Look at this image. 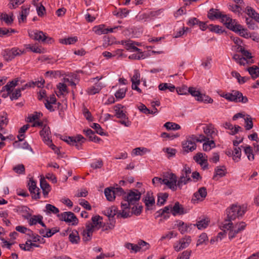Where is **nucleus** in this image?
<instances>
[{
    "label": "nucleus",
    "instance_id": "1",
    "mask_svg": "<svg viewBox=\"0 0 259 259\" xmlns=\"http://www.w3.org/2000/svg\"><path fill=\"white\" fill-rule=\"evenodd\" d=\"M176 182H177V177L173 173L167 174L165 175L163 179L158 177H154L152 179L153 184L157 183L163 184L167 186L172 191H175L177 190Z\"/></svg>",
    "mask_w": 259,
    "mask_h": 259
},
{
    "label": "nucleus",
    "instance_id": "2",
    "mask_svg": "<svg viewBox=\"0 0 259 259\" xmlns=\"http://www.w3.org/2000/svg\"><path fill=\"white\" fill-rule=\"evenodd\" d=\"M245 209L240 206L233 204L230 207L226 209L227 215L225 222H232V221L242 217L245 213Z\"/></svg>",
    "mask_w": 259,
    "mask_h": 259
},
{
    "label": "nucleus",
    "instance_id": "3",
    "mask_svg": "<svg viewBox=\"0 0 259 259\" xmlns=\"http://www.w3.org/2000/svg\"><path fill=\"white\" fill-rule=\"evenodd\" d=\"M226 100L235 103H246L248 100L246 96H243V94L239 91L233 90L231 93H228L222 96Z\"/></svg>",
    "mask_w": 259,
    "mask_h": 259
},
{
    "label": "nucleus",
    "instance_id": "4",
    "mask_svg": "<svg viewBox=\"0 0 259 259\" xmlns=\"http://www.w3.org/2000/svg\"><path fill=\"white\" fill-rule=\"evenodd\" d=\"M124 106L121 104H117L114 107V110L115 112L114 116L117 118L120 119L118 122L120 124L124 125L125 126H130L131 124V122L129 120L126 114V112L123 110Z\"/></svg>",
    "mask_w": 259,
    "mask_h": 259
},
{
    "label": "nucleus",
    "instance_id": "5",
    "mask_svg": "<svg viewBox=\"0 0 259 259\" xmlns=\"http://www.w3.org/2000/svg\"><path fill=\"white\" fill-rule=\"evenodd\" d=\"M141 193L136 189L130 190V192L124 196V201L126 202L125 204L135 205L140 199Z\"/></svg>",
    "mask_w": 259,
    "mask_h": 259
},
{
    "label": "nucleus",
    "instance_id": "6",
    "mask_svg": "<svg viewBox=\"0 0 259 259\" xmlns=\"http://www.w3.org/2000/svg\"><path fill=\"white\" fill-rule=\"evenodd\" d=\"M78 230L81 231V234L82 236V240L86 243L92 240L93 233L95 230L94 229V227L91 225L90 222L86 223L85 228L82 227L78 228Z\"/></svg>",
    "mask_w": 259,
    "mask_h": 259
},
{
    "label": "nucleus",
    "instance_id": "7",
    "mask_svg": "<svg viewBox=\"0 0 259 259\" xmlns=\"http://www.w3.org/2000/svg\"><path fill=\"white\" fill-rule=\"evenodd\" d=\"M57 217L60 221L71 224L73 226H76L78 223V219L75 214L71 211H66L60 214H58Z\"/></svg>",
    "mask_w": 259,
    "mask_h": 259
},
{
    "label": "nucleus",
    "instance_id": "8",
    "mask_svg": "<svg viewBox=\"0 0 259 259\" xmlns=\"http://www.w3.org/2000/svg\"><path fill=\"white\" fill-rule=\"evenodd\" d=\"M24 52V51H22L18 48H13L11 49L5 50L2 53V55L5 60L9 62L14 59L15 57L20 56Z\"/></svg>",
    "mask_w": 259,
    "mask_h": 259
},
{
    "label": "nucleus",
    "instance_id": "9",
    "mask_svg": "<svg viewBox=\"0 0 259 259\" xmlns=\"http://www.w3.org/2000/svg\"><path fill=\"white\" fill-rule=\"evenodd\" d=\"M182 146L184 151L187 153L193 151L197 147L196 142L191 136L186 138V140L182 143Z\"/></svg>",
    "mask_w": 259,
    "mask_h": 259
},
{
    "label": "nucleus",
    "instance_id": "10",
    "mask_svg": "<svg viewBox=\"0 0 259 259\" xmlns=\"http://www.w3.org/2000/svg\"><path fill=\"white\" fill-rule=\"evenodd\" d=\"M191 242V238L190 236H185L181 239L179 242L174 243V248L175 251L178 252L182 249L187 248Z\"/></svg>",
    "mask_w": 259,
    "mask_h": 259
},
{
    "label": "nucleus",
    "instance_id": "11",
    "mask_svg": "<svg viewBox=\"0 0 259 259\" xmlns=\"http://www.w3.org/2000/svg\"><path fill=\"white\" fill-rule=\"evenodd\" d=\"M28 189L30 193L32 195V198L34 199L40 198L39 189L36 187V183L32 179L29 180L28 183Z\"/></svg>",
    "mask_w": 259,
    "mask_h": 259
},
{
    "label": "nucleus",
    "instance_id": "12",
    "mask_svg": "<svg viewBox=\"0 0 259 259\" xmlns=\"http://www.w3.org/2000/svg\"><path fill=\"white\" fill-rule=\"evenodd\" d=\"M121 208L120 210H118V213L117 214V218H127L131 216V213L130 211L131 206L128 204H125L123 202L121 203Z\"/></svg>",
    "mask_w": 259,
    "mask_h": 259
},
{
    "label": "nucleus",
    "instance_id": "13",
    "mask_svg": "<svg viewBox=\"0 0 259 259\" xmlns=\"http://www.w3.org/2000/svg\"><path fill=\"white\" fill-rule=\"evenodd\" d=\"M207 156L205 154H203L202 153H197L194 157V160L201 166H203V169L208 168V163L207 159Z\"/></svg>",
    "mask_w": 259,
    "mask_h": 259
},
{
    "label": "nucleus",
    "instance_id": "14",
    "mask_svg": "<svg viewBox=\"0 0 259 259\" xmlns=\"http://www.w3.org/2000/svg\"><path fill=\"white\" fill-rule=\"evenodd\" d=\"M105 214L109 218V221L110 222L111 227L109 226V228L110 229H112L113 228L114 226L115 221H114V217L115 215L117 216V214L118 213V209L116 206H113L111 207L108 208L105 211Z\"/></svg>",
    "mask_w": 259,
    "mask_h": 259
},
{
    "label": "nucleus",
    "instance_id": "15",
    "mask_svg": "<svg viewBox=\"0 0 259 259\" xmlns=\"http://www.w3.org/2000/svg\"><path fill=\"white\" fill-rule=\"evenodd\" d=\"M61 139L70 145H74L77 142H81L84 143L85 139L81 135H78L76 137H64L61 138Z\"/></svg>",
    "mask_w": 259,
    "mask_h": 259
},
{
    "label": "nucleus",
    "instance_id": "16",
    "mask_svg": "<svg viewBox=\"0 0 259 259\" xmlns=\"http://www.w3.org/2000/svg\"><path fill=\"white\" fill-rule=\"evenodd\" d=\"M177 226L179 231L181 234H183L186 232L195 227V225L193 224H187L181 220L177 221Z\"/></svg>",
    "mask_w": 259,
    "mask_h": 259
},
{
    "label": "nucleus",
    "instance_id": "17",
    "mask_svg": "<svg viewBox=\"0 0 259 259\" xmlns=\"http://www.w3.org/2000/svg\"><path fill=\"white\" fill-rule=\"evenodd\" d=\"M246 227V224L244 222H241L240 223H237L234 226H233V224L232 222L230 223H226L223 224L222 227L223 229H225L227 230H229L230 229L236 228L240 232L243 231L245 229Z\"/></svg>",
    "mask_w": 259,
    "mask_h": 259
},
{
    "label": "nucleus",
    "instance_id": "18",
    "mask_svg": "<svg viewBox=\"0 0 259 259\" xmlns=\"http://www.w3.org/2000/svg\"><path fill=\"white\" fill-rule=\"evenodd\" d=\"M207 190L204 187L200 188L198 190L194 193L192 201L203 200L207 196Z\"/></svg>",
    "mask_w": 259,
    "mask_h": 259
},
{
    "label": "nucleus",
    "instance_id": "19",
    "mask_svg": "<svg viewBox=\"0 0 259 259\" xmlns=\"http://www.w3.org/2000/svg\"><path fill=\"white\" fill-rule=\"evenodd\" d=\"M29 36L35 40H37L39 42H42L43 38L46 33H44L41 31L37 30H29L28 31Z\"/></svg>",
    "mask_w": 259,
    "mask_h": 259
},
{
    "label": "nucleus",
    "instance_id": "20",
    "mask_svg": "<svg viewBox=\"0 0 259 259\" xmlns=\"http://www.w3.org/2000/svg\"><path fill=\"white\" fill-rule=\"evenodd\" d=\"M231 30L236 33H238L241 36L245 38H247L249 36L247 29L243 28L241 25L237 23L234 24V26H232Z\"/></svg>",
    "mask_w": 259,
    "mask_h": 259
},
{
    "label": "nucleus",
    "instance_id": "21",
    "mask_svg": "<svg viewBox=\"0 0 259 259\" xmlns=\"http://www.w3.org/2000/svg\"><path fill=\"white\" fill-rule=\"evenodd\" d=\"M50 128L46 125L44 126L39 132L40 136L42 138L44 142L47 145H49L50 143H51V140L50 138Z\"/></svg>",
    "mask_w": 259,
    "mask_h": 259
},
{
    "label": "nucleus",
    "instance_id": "22",
    "mask_svg": "<svg viewBox=\"0 0 259 259\" xmlns=\"http://www.w3.org/2000/svg\"><path fill=\"white\" fill-rule=\"evenodd\" d=\"M220 19H221L222 22H223L226 27L231 30L232 26H234L237 22L235 19H232L227 15H223L221 14V16Z\"/></svg>",
    "mask_w": 259,
    "mask_h": 259
},
{
    "label": "nucleus",
    "instance_id": "23",
    "mask_svg": "<svg viewBox=\"0 0 259 259\" xmlns=\"http://www.w3.org/2000/svg\"><path fill=\"white\" fill-rule=\"evenodd\" d=\"M40 186L42 190V194L44 197H47L49 193L51 191V186L44 179L42 178L40 181Z\"/></svg>",
    "mask_w": 259,
    "mask_h": 259
},
{
    "label": "nucleus",
    "instance_id": "24",
    "mask_svg": "<svg viewBox=\"0 0 259 259\" xmlns=\"http://www.w3.org/2000/svg\"><path fill=\"white\" fill-rule=\"evenodd\" d=\"M171 213L174 215L183 214L185 213L184 209L179 202H176L174 206L171 207Z\"/></svg>",
    "mask_w": 259,
    "mask_h": 259
},
{
    "label": "nucleus",
    "instance_id": "25",
    "mask_svg": "<svg viewBox=\"0 0 259 259\" xmlns=\"http://www.w3.org/2000/svg\"><path fill=\"white\" fill-rule=\"evenodd\" d=\"M102 88L103 85L101 82L96 83L94 85L88 88L87 92L89 95H95L99 93Z\"/></svg>",
    "mask_w": 259,
    "mask_h": 259
},
{
    "label": "nucleus",
    "instance_id": "26",
    "mask_svg": "<svg viewBox=\"0 0 259 259\" xmlns=\"http://www.w3.org/2000/svg\"><path fill=\"white\" fill-rule=\"evenodd\" d=\"M18 81L19 80L18 78H16L12 80L11 81H9L6 85L2 88L1 92L7 91L9 93H11L12 92L11 88L15 87L16 85H17Z\"/></svg>",
    "mask_w": 259,
    "mask_h": 259
},
{
    "label": "nucleus",
    "instance_id": "27",
    "mask_svg": "<svg viewBox=\"0 0 259 259\" xmlns=\"http://www.w3.org/2000/svg\"><path fill=\"white\" fill-rule=\"evenodd\" d=\"M69 240L72 244H78L80 240L78 232L76 230H72L69 235Z\"/></svg>",
    "mask_w": 259,
    "mask_h": 259
},
{
    "label": "nucleus",
    "instance_id": "28",
    "mask_svg": "<svg viewBox=\"0 0 259 259\" xmlns=\"http://www.w3.org/2000/svg\"><path fill=\"white\" fill-rule=\"evenodd\" d=\"M221 16V12L215 9L211 8L210 9L207 14L208 18L210 20H214V19H220Z\"/></svg>",
    "mask_w": 259,
    "mask_h": 259
},
{
    "label": "nucleus",
    "instance_id": "29",
    "mask_svg": "<svg viewBox=\"0 0 259 259\" xmlns=\"http://www.w3.org/2000/svg\"><path fill=\"white\" fill-rule=\"evenodd\" d=\"M247 70L253 80L259 77V68L258 66L253 65L247 68Z\"/></svg>",
    "mask_w": 259,
    "mask_h": 259
},
{
    "label": "nucleus",
    "instance_id": "30",
    "mask_svg": "<svg viewBox=\"0 0 259 259\" xmlns=\"http://www.w3.org/2000/svg\"><path fill=\"white\" fill-rule=\"evenodd\" d=\"M102 219V218L99 215L93 216L92 218V223H91V225L94 227V230H99L101 228L102 223L100 220Z\"/></svg>",
    "mask_w": 259,
    "mask_h": 259
},
{
    "label": "nucleus",
    "instance_id": "31",
    "mask_svg": "<svg viewBox=\"0 0 259 259\" xmlns=\"http://www.w3.org/2000/svg\"><path fill=\"white\" fill-rule=\"evenodd\" d=\"M9 119L6 112H4L0 116V130L3 132L4 128L8 125Z\"/></svg>",
    "mask_w": 259,
    "mask_h": 259
},
{
    "label": "nucleus",
    "instance_id": "32",
    "mask_svg": "<svg viewBox=\"0 0 259 259\" xmlns=\"http://www.w3.org/2000/svg\"><path fill=\"white\" fill-rule=\"evenodd\" d=\"M137 243L140 252H145L150 248V244L143 240L139 239Z\"/></svg>",
    "mask_w": 259,
    "mask_h": 259
},
{
    "label": "nucleus",
    "instance_id": "33",
    "mask_svg": "<svg viewBox=\"0 0 259 259\" xmlns=\"http://www.w3.org/2000/svg\"><path fill=\"white\" fill-rule=\"evenodd\" d=\"M209 220L208 218L203 219L197 221V223L195 224L199 230H202L205 229L208 225Z\"/></svg>",
    "mask_w": 259,
    "mask_h": 259
},
{
    "label": "nucleus",
    "instance_id": "34",
    "mask_svg": "<svg viewBox=\"0 0 259 259\" xmlns=\"http://www.w3.org/2000/svg\"><path fill=\"white\" fill-rule=\"evenodd\" d=\"M78 40L77 36L69 37L63 39H60L59 42L64 45H72L74 44Z\"/></svg>",
    "mask_w": 259,
    "mask_h": 259
},
{
    "label": "nucleus",
    "instance_id": "35",
    "mask_svg": "<svg viewBox=\"0 0 259 259\" xmlns=\"http://www.w3.org/2000/svg\"><path fill=\"white\" fill-rule=\"evenodd\" d=\"M215 146V144L214 141L209 140V138H207V141H205L203 144V150L205 151H208Z\"/></svg>",
    "mask_w": 259,
    "mask_h": 259
},
{
    "label": "nucleus",
    "instance_id": "36",
    "mask_svg": "<svg viewBox=\"0 0 259 259\" xmlns=\"http://www.w3.org/2000/svg\"><path fill=\"white\" fill-rule=\"evenodd\" d=\"M26 49H28L29 51L35 53L41 54L44 53V49H42L41 47H39L35 45L28 44L26 45Z\"/></svg>",
    "mask_w": 259,
    "mask_h": 259
},
{
    "label": "nucleus",
    "instance_id": "37",
    "mask_svg": "<svg viewBox=\"0 0 259 259\" xmlns=\"http://www.w3.org/2000/svg\"><path fill=\"white\" fill-rule=\"evenodd\" d=\"M191 181V178H185L184 175H181L180 178L178 181L177 184L176 183L177 187H178L180 189H181L184 185L187 184L189 182Z\"/></svg>",
    "mask_w": 259,
    "mask_h": 259
},
{
    "label": "nucleus",
    "instance_id": "38",
    "mask_svg": "<svg viewBox=\"0 0 259 259\" xmlns=\"http://www.w3.org/2000/svg\"><path fill=\"white\" fill-rule=\"evenodd\" d=\"M158 88L160 91H165L168 89L170 92H174L175 90V87L174 85L167 83H160L158 86Z\"/></svg>",
    "mask_w": 259,
    "mask_h": 259
},
{
    "label": "nucleus",
    "instance_id": "39",
    "mask_svg": "<svg viewBox=\"0 0 259 259\" xmlns=\"http://www.w3.org/2000/svg\"><path fill=\"white\" fill-rule=\"evenodd\" d=\"M233 59L237 63H239L240 65L244 66L246 63H247V61L246 59L244 57H242L240 55L238 54H234Z\"/></svg>",
    "mask_w": 259,
    "mask_h": 259
},
{
    "label": "nucleus",
    "instance_id": "40",
    "mask_svg": "<svg viewBox=\"0 0 259 259\" xmlns=\"http://www.w3.org/2000/svg\"><path fill=\"white\" fill-rule=\"evenodd\" d=\"M245 154L247 155L248 160H253L254 159L252 147L250 146L244 147Z\"/></svg>",
    "mask_w": 259,
    "mask_h": 259
},
{
    "label": "nucleus",
    "instance_id": "41",
    "mask_svg": "<svg viewBox=\"0 0 259 259\" xmlns=\"http://www.w3.org/2000/svg\"><path fill=\"white\" fill-rule=\"evenodd\" d=\"M196 99L199 102H202L204 103H212L213 102L212 99H211L209 96L203 94H201L199 98H196Z\"/></svg>",
    "mask_w": 259,
    "mask_h": 259
},
{
    "label": "nucleus",
    "instance_id": "42",
    "mask_svg": "<svg viewBox=\"0 0 259 259\" xmlns=\"http://www.w3.org/2000/svg\"><path fill=\"white\" fill-rule=\"evenodd\" d=\"M168 197V194L167 193H159L158 195L157 204H159L160 205H163Z\"/></svg>",
    "mask_w": 259,
    "mask_h": 259
},
{
    "label": "nucleus",
    "instance_id": "43",
    "mask_svg": "<svg viewBox=\"0 0 259 259\" xmlns=\"http://www.w3.org/2000/svg\"><path fill=\"white\" fill-rule=\"evenodd\" d=\"M107 28H105L104 25H99L93 28V31L97 34H107Z\"/></svg>",
    "mask_w": 259,
    "mask_h": 259
},
{
    "label": "nucleus",
    "instance_id": "44",
    "mask_svg": "<svg viewBox=\"0 0 259 259\" xmlns=\"http://www.w3.org/2000/svg\"><path fill=\"white\" fill-rule=\"evenodd\" d=\"M46 209L47 213L57 214L59 212V209L57 207L50 204H46Z\"/></svg>",
    "mask_w": 259,
    "mask_h": 259
},
{
    "label": "nucleus",
    "instance_id": "45",
    "mask_svg": "<svg viewBox=\"0 0 259 259\" xmlns=\"http://www.w3.org/2000/svg\"><path fill=\"white\" fill-rule=\"evenodd\" d=\"M164 126L168 130H178L181 128V126L176 123L167 122L164 124Z\"/></svg>",
    "mask_w": 259,
    "mask_h": 259
},
{
    "label": "nucleus",
    "instance_id": "46",
    "mask_svg": "<svg viewBox=\"0 0 259 259\" xmlns=\"http://www.w3.org/2000/svg\"><path fill=\"white\" fill-rule=\"evenodd\" d=\"M113 13L116 17L122 18L127 16L129 13V11L125 8L119 9L117 13H115V12H113Z\"/></svg>",
    "mask_w": 259,
    "mask_h": 259
},
{
    "label": "nucleus",
    "instance_id": "47",
    "mask_svg": "<svg viewBox=\"0 0 259 259\" xmlns=\"http://www.w3.org/2000/svg\"><path fill=\"white\" fill-rule=\"evenodd\" d=\"M112 189V195H114L115 197L116 196H122L124 199V196L126 195V193L124 192L123 189L121 187H111Z\"/></svg>",
    "mask_w": 259,
    "mask_h": 259
},
{
    "label": "nucleus",
    "instance_id": "48",
    "mask_svg": "<svg viewBox=\"0 0 259 259\" xmlns=\"http://www.w3.org/2000/svg\"><path fill=\"white\" fill-rule=\"evenodd\" d=\"M203 131L207 137V138H213V135H215L214 128L211 126H207L203 128Z\"/></svg>",
    "mask_w": 259,
    "mask_h": 259
},
{
    "label": "nucleus",
    "instance_id": "49",
    "mask_svg": "<svg viewBox=\"0 0 259 259\" xmlns=\"http://www.w3.org/2000/svg\"><path fill=\"white\" fill-rule=\"evenodd\" d=\"M112 189L111 188H107L104 190L105 195L108 201H112L115 199V196L112 195Z\"/></svg>",
    "mask_w": 259,
    "mask_h": 259
},
{
    "label": "nucleus",
    "instance_id": "50",
    "mask_svg": "<svg viewBox=\"0 0 259 259\" xmlns=\"http://www.w3.org/2000/svg\"><path fill=\"white\" fill-rule=\"evenodd\" d=\"M233 151V160L238 162L241 156V150L240 147H235Z\"/></svg>",
    "mask_w": 259,
    "mask_h": 259
},
{
    "label": "nucleus",
    "instance_id": "51",
    "mask_svg": "<svg viewBox=\"0 0 259 259\" xmlns=\"http://www.w3.org/2000/svg\"><path fill=\"white\" fill-rule=\"evenodd\" d=\"M149 151H150L146 148L138 147L133 150L132 154L135 155H142L144 153Z\"/></svg>",
    "mask_w": 259,
    "mask_h": 259
},
{
    "label": "nucleus",
    "instance_id": "52",
    "mask_svg": "<svg viewBox=\"0 0 259 259\" xmlns=\"http://www.w3.org/2000/svg\"><path fill=\"white\" fill-rule=\"evenodd\" d=\"M25 0H10L9 8L10 9H16L19 5L22 4Z\"/></svg>",
    "mask_w": 259,
    "mask_h": 259
},
{
    "label": "nucleus",
    "instance_id": "53",
    "mask_svg": "<svg viewBox=\"0 0 259 259\" xmlns=\"http://www.w3.org/2000/svg\"><path fill=\"white\" fill-rule=\"evenodd\" d=\"M1 20H3L7 24H10L13 21V14L12 16H9L6 13H2L1 15Z\"/></svg>",
    "mask_w": 259,
    "mask_h": 259
},
{
    "label": "nucleus",
    "instance_id": "54",
    "mask_svg": "<svg viewBox=\"0 0 259 259\" xmlns=\"http://www.w3.org/2000/svg\"><path fill=\"white\" fill-rule=\"evenodd\" d=\"M140 74L138 70H135L134 71V74L133 76L131 78V81L132 84L137 83V84H139L140 83Z\"/></svg>",
    "mask_w": 259,
    "mask_h": 259
},
{
    "label": "nucleus",
    "instance_id": "55",
    "mask_svg": "<svg viewBox=\"0 0 259 259\" xmlns=\"http://www.w3.org/2000/svg\"><path fill=\"white\" fill-rule=\"evenodd\" d=\"M208 27L211 31L215 32L218 34H221L224 32V30H222V27L219 25L211 24Z\"/></svg>",
    "mask_w": 259,
    "mask_h": 259
},
{
    "label": "nucleus",
    "instance_id": "56",
    "mask_svg": "<svg viewBox=\"0 0 259 259\" xmlns=\"http://www.w3.org/2000/svg\"><path fill=\"white\" fill-rule=\"evenodd\" d=\"M91 127L95 130L96 133L98 134L103 136L105 135V133L103 132V130L102 128L101 125L97 123H93L92 125H91Z\"/></svg>",
    "mask_w": 259,
    "mask_h": 259
},
{
    "label": "nucleus",
    "instance_id": "57",
    "mask_svg": "<svg viewBox=\"0 0 259 259\" xmlns=\"http://www.w3.org/2000/svg\"><path fill=\"white\" fill-rule=\"evenodd\" d=\"M124 246L127 249H131L135 253L140 252V249L138 247V243L137 244L126 243H125Z\"/></svg>",
    "mask_w": 259,
    "mask_h": 259
},
{
    "label": "nucleus",
    "instance_id": "58",
    "mask_svg": "<svg viewBox=\"0 0 259 259\" xmlns=\"http://www.w3.org/2000/svg\"><path fill=\"white\" fill-rule=\"evenodd\" d=\"M43 217L41 215H33L29 221V224L30 226L34 225L37 223L39 224V220H42Z\"/></svg>",
    "mask_w": 259,
    "mask_h": 259
},
{
    "label": "nucleus",
    "instance_id": "59",
    "mask_svg": "<svg viewBox=\"0 0 259 259\" xmlns=\"http://www.w3.org/2000/svg\"><path fill=\"white\" fill-rule=\"evenodd\" d=\"M126 91V89H119L115 93V97L117 99H122L125 97Z\"/></svg>",
    "mask_w": 259,
    "mask_h": 259
},
{
    "label": "nucleus",
    "instance_id": "60",
    "mask_svg": "<svg viewBox=\"0 0 259 259\" xmlns=\"http://www.w3.org/2000/svg\"><path fill=\"white\" fill-rule=\"evenodd\" d=\"M13 170L17 174H24L25 166L22 164H19L13 167Z\"/></svg>",
    "mask_w": 259,
    "mask_h": 259
},
{
    "label": "nucleus",
    "instance_id": "61",
    "mask_svg": "<svg viewBox=\"0 0 259 259\" xmlns=\"http://www.w3.org/2000/svg\"><path fill=\"white\" fill-rule=\"evenodd\" d=\"M237 49L238 51L241 52L242 55L246 58V59L252 58V57L251 53L248 51L245 50V49L242 46H238Z\"/></svg>",
    "mask_w": 259,
    "mask_h": 259
},
{
    "label": "nucleus",
    "instance_id": "62",
    "mask_svg": "<svg viewBox=\"0 0 259 259\" xmlns=\"http://www.w3.org/2000/svg\"><path fill=\"white\" fill-rule=\"evenodd\" d=\"M226 173L224 172V170L222 168H219L217 167L214 170V175L213 177V179L215 180L217 176H219L222 178L225 176Z\"/></svg>",
    "mask_w": 259,
    "mask_h": 259
},
{
    "label": "nucleus",
    "instance_id": "63",
    "mask_svg": "<svg viewBox=\"0 0 259 259\" xmlns=\"http://www.w3.org/2000/svg\"><path fill=\"white\" fill-rule=\"evenodd\" d=\"M229 9L235 13H240L242 11L241 6L238 5H230L228 6Z\"/></svg>",
    "mask_w": 259,
    "mask_h": 259
},
{
    "label": "nucleus",
    "instance_id": "64",
    "mask_svg": "<svg viewBox=\"0 0 259 259\" xmlns=\"http://www.w3.org/2000/svg\"><path fill=\"white\" fill-rule=\"evenodd\" d=\"M191 254V250H187L181 253L176 259H189Z\"/></svg>",
    "mask_w": 259,
    "mask_h": 259
}]
</instances>
